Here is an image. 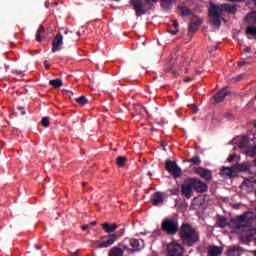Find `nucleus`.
<instances>
[{
  "instance_id": "1",
  "label": "nucleus",
  "mask_w": 256,
  "mask_h": 256,
  "mask_svg": "<svg viewBox=\"0 0 256 256\" xmlns=\"http://www.w3.org/2000/svg\"><path fill=\"white\" fill-rule=\"evenodd\" d=\"M223 12L230 13L231 15H235L237 13V5L235 4H221L215 5L210 4L209 7V17L211 19V23L215 29H219L221 27V15Z\"/></svg>"
},
{
  "instance_id": "2",
  "label": "nucleus",
  "mask_w": 256,
  "mask_h": 256,
  "mask_svg": "<svg viewBox=\"0 0 256 256\" xmlns=\"http://www.w3.org/2000/svg\"><path fill=\"white\" fill-rule=\"evenodd\" d=\"M178 235L183 245H186L187 247L197 245L201 239L199 231L189 223H183L181 225Z\"/></svg>"
},
{
  "instance_id": "3",
  "label": "nucleus",
  "mask_w": 256,
  "mask_h": 256,
  "mask_svg": "<svg viewBox=\"0 0 256 256\" xmlns=\"http://www.w3.org/2000/svg\"><path fill=\"white\" fill-rule=\"evenodd\" d=\"M157 3H159V0H144V2L143 0H130V4L136 13V17L146 15L147 11H151Z\"/></svg>"
},
{
  "instance_id": "4",
  "label": "nucleus",
  "mask_w": 256,
  "mask_h": 256,
  "mask_svg": "<svg viewBox=\"0 0 256 256\" xmlns=\"http://www.w3.org/2000/svg\"><path fill=\"white\" fill-rule=\"evenodd\" d=\"M181 228H179V219L176 217L173 218H165L161 223V230L166 235H177Z\"/></svg>"
},
{
  "instance_id": "5",
  "label": "nucleus",
  "mask_w": 256,
  "mask_h": 256,
  "mask_svg": "<svg viewBox=\"0 0 256 256\" xmlns=\"http://www.w3.org/2000/svg\"><path fill=\"white\" fill-rule=\"evenodd\" d=\"M230 227H233L236 231H245L252 227L251 222H249L247 215L238 216L236 219L230 221Z\"/></svg>"
},
{
  "instance_id": "6",
  "label": "nucleus",
  "mask_w": 256,
  "mask_h": 256,
  "mask_svg": "<svg viewBox=\"0 0 256 256\" xmlns=\"http://www.w3.org/2000/svg\"><path fill=\"white\" fill-rule=\"evenodd\" d=\"M246 21L248 26L246 28V35L256 39V12H251L247 14Z\"/></svg>"
},
{
  "instance_id": "7",
  "label": "nucleus",
  "mask_w": 256,
  "mask_h": 256,
  "mask_svg": "<svg viewBox=\"0 0 256 256\" xmlns=\"http://www.w3.org/2000/svg\"><path fill=\"white\" fill-rule=\"evenodd\" d=\"M242 233L243 234L240 236V243H243V245H249V243L255 239L256 229L253 227L244 228Z\"/></svg>"
},
{
  "instance_id": "8",
  "label": "nucleus",
  "mask_w": 256,
  "mask_h": 256,
  "mask_svg": "<svg viewBox=\"0 0 256 256\" xmlns=\"http://www.w3.org/2000/svg\"><path fill=\"white\" fill-rule=\"evenodd\" d=\"M165 169L168 173H171L174 179H179V177H181V168L177 165V162L166 160Z\"/></svg>"
},
{
  "instance_id": "9",
  "label": "nucleus",
  "mask_w": 256,
  "mask_h": 256,
  "mask_svg": "<svg viewBox=\"0 0 256 256\" xmlns=\"http://www.w3.org/2000/svg\"><path fill=\"white\" fill-rule=\"evenodd\" d=\"M184 252L185 249L183 248V245L177 242H172L167 246L168 256H183Z\"/></svg>"
},
{
  "instance_id": "10",
  "label": "nucleus",
  "mask_w": 256,
  "mask_h": 256,
  "mask_svg": "<svg viewBox=\"0 0 256 256\" xmlns=\"http://www.w3.org/2000/svg\"><path fill=\"white\" fill-rule=\"evenodd\" d=\"M192 189L196 191V193H206L208 191L209 186L207 183L197 179V178H190Z\"/></svg>"
},
{
  "instance_id": "11",
  "label": "nucleus",
  "mask_w": 256,
  "mask_h": 256,
  "mask_svg": "<svg viewBox=\"0 0 256 256\" xmlns=\"http://www.w3.org/2000/svg\"><path fill=\"white\" fill-rule=\"evenodd\" d=\"M118 237L116 234H110L106 236H101L100 241L101 243L98 245L100 249H105L107 247H111L115 241H117Z\"/></svg>"
},
{
  "instance_id": "12",
  "label": "nucleus",
  "mask_w": 256,
  "mask_h": 256,
  "mask_svg": "<svg viewBox=\"0 0 256 256\" xmlns=\"http://www.w3.org/2000/svg\"><path fill=\"white\" fill-rule=\"evenodd\" d=\"M203 20L201 18L195 16L191 19L190 24L188 26V35L189 37H193V33L197 31L201 27Z\"/></svg>"
},
{
  "instance_id": "13",
  "label": "nucleus",
  "mask_w": 256,
  "mask_h": 256,
  "mask_svg": "<svg viewBox=\"0 0 256 256\" xmlns=\"http://www.w3.org/2000/svg\"><path fill=\"white\" fill-rule=\"evenodd\" d=\"M181 194L186 199H191V195H193V184H191V178L184 181L181 187Z\"/></svg>"
},
{
  "instance_id": "14",
  "label": "nucleus",
  "mask_w": 256,
  "mask_h": 256,
  "mask_svg": "<svg viewBox=\"0 0 256 256\" xmlns=\"http://www.w3.org/2000/svg\"><path fill=\"white\" fill-rule=\"evenodd\" d=\"M196 175H199L201 179H204V181L209 182L211 179H213V172L207 168L198 167L195 169Z\"/></svg>"
},
{
  "instance_id": "15",
  "label": "nucleus",
  "mask_w": 256,
  "mask_h": 256,
  "mask_svg": "<svg viewBox=\"0 0 256 256\" xmlns=\"http://www.w3.org/2000/svg\"><path fill=\"white\" fill-rule=\"evenodd\" d=\"M229 95H231V91H229V88L224 87L213 96V101L214 103H223V101H225V97Z\"/></svg>"
},
{
  "instance_id": "16",
  "label": "nucleus",
  "mask_w": 256,
  "mask_h": 256,
  "mask_svg": "<svg viewBox=\"0 0 256 256\" xmlns=\"http://www.w3.org/2000/svg\"><path fill=\"white\" fill-rule=\"evenodd\" d=\"M220 175H222L223 177H229V179L237 177V170L235 168V164L232 167L223 166L220 170Z\"/></svg>"
},
{
  "instance_id": "17",
  "label": "nucleus",
  "mask_w": 256,
  "mask_h": 256,
  "mask_svg": "<svg viewBox=\"0 0 256 256\" xmlns=\"http://www.w3.org/2000/svg\"><path fill=\"white\" fill-rule=\"evenodd\" d=\"M62 45H63V34L58 33L52 41V53H57V51H61Z\"/></svg>"
},
{
  "instance_id": "18",
  "label": "nucleus",
  "mask_w": 256,
  "mask_h": 256,
  "mask_svg": "<svg viewBox=\"0 0 256 256\" xmlns=\"http://www.w3.org/2000/svg\"><path fill=\"white\" fill-rule=\"evenodd\" d=\"M178 9H179L182 17H189V15H191V13H192L191 9H189V7H187V5H185V3L178 5Z\"/></svg>"
},
{
  "instance_id": "19",
  "label": "nucleus",
  "mask_w": 256,
  "mask_h": 256,
  "mask_svg": "<svg viewBox=\"0 0 256 256\" xmlns=\"http://www.w3.org/2000/svg\"><path fill=\"white\" fill-rule=\"evenodd\" d=\"M129 245L130 247H132L130 251H141V249L143 248L139 243V240L135 238L129 240Z\"/></svg>"
},
{
  "instance_id": "20",
  "label": "nucleus",
  "mask_w": 256,
  "mask_h": 256,
  "mask_svg": "<svg viewBox=\"0 0 256 256\" xmlns=\"http://www.w3.org/2000/svg\"><path fill=\"white\" fill-rule=\"evenodd\" d=\"M241 251H243V249L239 246L230 247L227 250V256H241Z\"/></svg>"
},
{
  "instance_id": "21",
  "label": "nucleus",
  "mask_w": 256,
  "mask_h": 256,
  "mask_svg": "<svg viewBox=\"0 0 256 256\" xmlns=\"http://www.w3.org/2000/svg\"><path fill=\"white\" fill-rule=\"evenodd\" d=\"M177 0H160V5L165 11H169L173 7V3H176Z\"/></svg>"
},
{
  "instance_id": "22",
  "label": "nucleus",
  "mask_w": 256,
  "mask_h": 256,
  "mask_svg": "<svg viewBox=\"0 0 256 256\" xmlns=\"http://www.w3.org/2000/svg\"><path fill=\"white\" fill-rule=\"evenodd\" d=\"M216 225H217V227H220V229H225V227H227L231 224H229V222L227 221V218H225L223 216H219L216 220Z\"/></svg>"
},
{
  "instance_id": "23",
  "label": "nucleus",
  "mask_w": 256,
  "mask_h": 256,
  "mask_svg": "<svg viewBox=\"0 0 256 256\" xmlns=\"http://www.w3.org/2000/svg\"><path fill=\"white\" fill-rule=\"evenodd\" d=\"M222 253V249L219 246H210L208 248V255L209 256H219Z\"/></svg>"
},
{
  "instance_id": "24",
  "label": "nucleus",
  "mask_w": 256,
  "mask_h": 256,
  "mask_svg": "<svg viewBox=\"0 0 256 256\" xmlns=\"http://www.w3.org/2000/svg\"><path fill=\"white\" fill-rule=\"evenodd\" d=\"M234 167L236 169L237 175L241 173V171L247 172L250 169L249 164H245V163H242V164L236 163L234 164Z\"/></svg>"
},
{
  "instance_id": "25",
  "label": "nucleus",
  "mask_w": 256,
  "mask_h": 256,
  "mask_svg": "<svg viewBox=\"0 0 256 256\" xmlns=\"http://www.w3.org/2000/svg\"><path fill=\"white\" fill-rule=\"evenodd\" d=\"M117 227H119L117 224L110 225L107 222L102 224V229L105 231V233H113Z\"/></svg>"
},
{
  "instance_id": "26",
  "label": "nucleus",
  "mask_w": 256,
  "mask_h": 256,
  "mask_svg": "<svg viewBox=\"0 0 256 256\" xmlns=\"http://www.w3.org/2000/svg\"><path fill=\"white\" fill-rule=\"evenodd\" d=\"M124 250L119 247H112L108 252V256H123Z\"/></svg>"
},
{
  "instance_id": "27",
  "label": "nucleus",
  "mask_w": 256,
  "mask_h": 256,
  "mask_svg": "<svg viewBox=\"0 0 256 256\" xmlns=\"http://www.w3.org/2000/svg\"><path fill=\"white\" fill-rule=\"evenodd\" d=\"M153 205H159V203H163V194L161 192L154 193L152 197Z\"/></svg>"
},
{
  "instance_id": "28",
  "label": "nucleus",
  "mask_w": 256,
  "mask_h": 256,
  "mask_svg": "<svg viewBox=\"0 0 256 256\" xmlns=\"http://www.w3.org/2000/svg\"><path fill=\"white\" fill-rule=\"evenodd\" d=\"M43 33H45V26L40 25L36 32V41L38 43H41V41H43V39L41 38V35H43Z\"/></svg>"
},
{
  "instance_id": "29",
  "label": "nucleus",
  "mask_w": 256,
  "mask_h": 256,
  "mask_svg": "<svg viewBox=\"0 0 256 256\" xmlns=\"http://www.w3.org/2000/svg\"><path fill=\"white\" fill-rule=\"evenodd\" d=\"M50 85L52 87H55L56 89H59V87H63V80L57 78L49 81Z\"/></svg>"
},
{
  "instance_id": "30",
  "label": "nucleus",
  "mask_w": 256,
  "mask_h": 256,
  "mask_svg": "<svg viewBox=\"0 0 256 256\" xmlns=\"http://www.w3.org/2000/svg\"><path fill=\"white\" fill-rule=\"evenodd\" d=\"M240 149H247L249 147V140L247 138H241L238 142Z\"/></svg>"
},
{
  "instance_id": "31",
  "label": "nucleus",
  "mask_w": 256,
  "mask_h": 256,
  "mask_svg": "<svg viewBox=\"0 0 256 256\" xmlns=\"http://www.w3.org/2000/svg\"><path fill=\"white\" fill-rule=\"evenodd\" d=\"M184 163H193L194 165H201V157L194 156L191 159L184 160Z\"/></svg>"
},
{
  "instance_id": "32",
  "label": "nucleus",
  "mask_w": 256,
  "mask_h": 256,
  "mask_svg": "<svg viewBox=\"0 0 256 256\" xmlns=\"http://www.w3.org/2000/svg\"><path fill=\"white\" fill-rule=\"evenodd\" d=\"M125 163H127V157L118 156L116 158V165H118V167H125Z\"/></svg>"
},
{
  "instance_id": "33",
  "label": "nucleus",
  "mask_w": 256,
  "mask_h": 256,
  "mask_svg": "<svg viewBox=\"0 0 256 256\" xmlns=\"http://www.w3.org/2000/svg\"><path fill=\"white\" fill-rule=\"evenodd\" d=\"M245 153L249 157H255V155H256V147L255 146H252L250 148L247 147L246 150H245Z\"/></svg>"
},
{
  "instance_id": "34",
  "label": "nucleus",
  "mask_w": 256,
  "mask_h": 256,
  "mask_svg": "<svg viewBox=\"0 0 256 256\" xmlns=\"http://www.w3.org/2000/svg\"><path fill=\"white\" fill-rule=\"evenodd\" d=\"M76 102H78L79 105H87V103H89V100H87V97L85 96H80L76 98Z\"/></svg>"
},
{
  "instance_id": "35",
  "label": "nucleus",
  "mask_w": 256,
  "mask_h": 256,
  "mask_svg": "<svg viewBox=\"0 0 256 256\" xmlns=\"http://www.w3.org/2000/svg\"><path fill=\"white\" fill-rule=\"evenodd\" d=\"M41 123L43 125V127L47 128L49 127V125H51V122L49 121V118L47 117H43L41 120Z\"/></svg>"
},
{
  "instance_id": "36",
  "label": "nucleus",
  "mask_w": 256,
  "mask_h": 256,
  "mask_svg": "<svg viewBox=\"0 0 256 256\" xmlns=\"http://www.w3.org/2000/svg\"><path fill=\"white\" fill-rule=\"evenodd\" d=\"M172 26L174 27V29H179V22H177V20H173L172 21Z\"/></svg>"
},
{
  "instance_id": "37",
  "label": "nucleus",
  "mask_w": 256,
  "mask_h": 256,
  "mask_svg": "<svg viewBox=\"0 0 256 256\" xmlns=\"http://www.w3.org/2000/svg\"><path fill=\"white\" fill-rule=\"evenodd\" d=\"M170 193L172 195H177L179 193V188H174V189L170 190Z\"/></svg>"
},
{
  "instance_id": "38",
  "label": "nucleus",
  "mask_w": 256,
  "mask_h": 256,
  "mask_svg": "<svg viewBox=\"0 0 256 256\" xmlns=\"http://www.w3.org/2000/svg\"><path fill=\"white\" fill-rule=\"evenodd\" d=\"M235 159V155H230L228 158H227V161L228 163H232V161Z\"/></svg>"
},
{
  "instance_id": "39",
  "label": "nucleus",
  "mask_w": 256,
  "mask_h": 256,
  "mask_svg": "<svg viewBox=\"0 0 256 256\" xmlns=\"http://www.w3.org/2000/svg\"><path fill=\"white\" fill-rule=\"evenodd\" d=\"M169 33H171V35H177V33H179V29L170 30Z\"/></svg>"
},
{
  "instance_id": "40",
  "label": "nucleus",
  "mask_w": 256,
  "mask_h": 256,
  "mask_svg": "<svg viewBox=\"0 0 256 256\" xmlns=\"http://www.w3.org/2000/svg\"><path fill=\"white\" fill-rule=\"evenodd\" d=\"M234 81H241L243 79V75H238L237 77L233 78Z\"/></svg>"
},
{
  "instance_id": "41",
  "label": "nucleus",
  "mask_w": 256,
  "mask_h": 256,
  "mask_svg": "<svg viewBox=\"0 0 256 256\" xmlns=\"http://www.w3.org/2000/svg\"><path fill=\"white\" fill-rule=\"evenodd\" d=\"M44 67H46L47 69H49V67H51V64H49V61H47V60L44 61Z\"/></svg>"
},
{
  "instance_id": "42",
  "label": "nucleus",
  "mask_w": 256,
  "mask_h": 256,
  "mask_svg": "<svg viewBox=\"0 0 256 256\" xmlns=\"http://www.w3.org/2000/svg\"><path fill=\"white\" fill-rule=\"evenodd\" d=\"M35 249H37V251H40V249H43V246L42 245H39V244H35Z\"/></svg>"
},
{
  "instance_id": "43",
  "label": "nucleus",
  "mask_w": 256,
  "mask_h": 256,
  "mask_svg": "<svg viewBox=\"0 0 256 256\" xmlns=\"http://www.w3.org/2000/svg\"><path fill=\"white\" fill-rule=\"evenodd\" d=\"M88 229H89V225L84 224V225L82 226V231H87Z\"/></svg>"
},
{
  "instance_id": "44",
  "label": "nucleus",
  "mask_w": 256,
  "mask_h": 256,
  "mask_svg": "<svg viewBox=\"0 0 256 256\" xmlns=\"http://www.w3.org/2000/svg\"><path fill=\"white\" fill-rule=\"evenodd\" d=\"M228 1H231L232 3H242V1L244 0H228Z\"/></svg>"
},
{
  "instance_id": "45",
  "label": "nucleus",
  "mask_w": 256,
  "mask_h": 256,
  "mask_svg": "<svg viewBox=\"0 0 256 256\" xmlns=\"http://www.w3.org/2000/svg\"><path fill=\"white\" fill-rule=\"evenodd\" d=\"M18 109L21 111V112H20V115H25V114H26V112L23 110L22 107H19Z\"/></svg>"
},
{
  "instance_id": "46",
  "label": "nucleus",
  "mask_w": 256,
  "mask_h": 256,
  "mask_svg": "<svg viewBox=\"0 0 256 256\" xmlns=\"http://www.w3.org/2000/svg\"><path fill=\"white\" fill-rule=\"evenodd\" d=\"M189 81H192V79L189 78V77H187V78L184 79V83H189Z\"/></svg>"
},
{
  "instance_id": "47",
  "label": "nucleus",
  "mask_w": 256,
  "mask_h": 256,
  "mask_svg": "<svg viewBox=\"0 0 256 256\" xmlns=\"http://www.w3.org/2000/svg\"><path fill=\"white\" fill-rule=\"evenodd\" d=\"M246 53H251V47L245 48Z\"/></svg>"
},
{
  "instance_id": "48",
  "label": "nucleus",
  "mask_w": 256,
  "mask_h": 256,
  "mask_svg": "<svg viewBox=\"0 0 256 256\" xmlns=\"http://www.w3.org/2000/svg\"><path fill=\"white\" fill-rule=\"evenodd\" d=\"M238 65L239 67H243V65H245V62H239Z\"/></svg>"
},
{
  "instance_id": "49",
  "label": "nucleus",
  "mask_w": 256,
  "mask_h": 256,
  "mask_svg": "<svg viewBox=\"0 0 256 256\" xmlns=\"http://www.w3.org/2000/svg\"><path fill=\"white\" fill-rule=\"evenodd\" d=\"M90 225H93V226L97 225V221L90 222Z\"/></svg>"
},
{
  "instance_id": "50",
  "label": "nucleus",
  "mask_w": 256,
  "mask_h": 256,
  "mask_svg": "<svg viewBox=\"0 0 256 256\" xmlns=\"http://www.w3.org/2000/svg\"><path fill=\"white\" fill-rule=\"evenodd\" d=\"M197 111H199V109L197 108V106H194V113H197Z\"/></svg>"
},
{
  "instance_id": "51",
  "label": "nucleus",
  "mask_w": 256,
  "mask_h": 256,
  "mask_svg": "<svg viewBox=\"0 0 256 256\" xmlns=\"http://www.w3.org/2000/svg\"><path fill=\"white\" fill-rule=\"evenodd\" d=\"M252 255L256 256V250L251 251Z\"/></svg>"
},
{
  "instance_id": "52",
  "label": "nucleus",
  "mask_w": 256,
  "mask_h": 256,
  "mask_svg": "<svg viewBox=\"0 0 256 256\" xmlns=\"http://www.w3.org/2000/svg\"><path fill=\"white\" fill-rule=\"evenodd\" d=\"M251 105H253V101H250V102L248 103V106H249V107H251Z\"/></svg>"
},
{
  "instance_id": "53",
  "label": "nucleus",
  "mask_w": 256,
  "mask_h": 256,
  "mask_svg": "<svg viewBox=\"0 0 256 256\" xmlns=\"http://www.w3.org/2000/svg\"><path fill=\"white\" fill-rule=\"evenodd\" d=\"M78 37H81V32H77Z\"/></svg>"
},
{
  "instance_id": "54",
  "label": "nucleus",
  "mask_w": 256,
  "mask_h": 256,
  "mask_svg": "<svg viewBox=\"0 0 256 256\" xmlns=\"http://www.w3.org/2000/svg\"><path fill=\"white\" fill-rule=\"evenodd\" d=\"M86 185H87V182H84V183H83V187H85Z\"/></svg>"
},
{
  "instance_id": "55",
  "label": "nucleus",
  "mask_w": 256,
  "mask_h": 256,
  "mask_svg": "<svg viewBox=\"0 0 256 256\" xmlns=\"http://www.w3.org/2000/svg\"><path fill=\"white\" fill-rule=\"evenodd\" d=\"M254 165L256 166V159L254 160Z\"/></svg>"
},
{
  "instance_id": "56",
  "label": "nucleus",
  "mask_w": 256,
  "mask_h": 256,
  "mask_svg": "<svg viewBox=\"0 0 256 256\" xmlns=\"http://www.w3.org/2000/svg\"><path fill=\"white\" fill-rule=\"evenodd\" d=\"M67 33H69L68 31H65V35H67Z\"/></svg>"
},
{
  "instance_id": "57",
  "label": "nucleus",
  "mask_w": 256,
  "mask_h": 256,
  "mask_svg": "<svg viewBox=\"0 0 256 256\" xmlns=\"http://www.w3.org/2000/svg\"><path fill=\"white\" fill-rule=\"evenodd\" d=\"M125 229H122V233H124Z\"/></svg>"
},
{
  "instance_id": "58",
  "label": "nucleus",
  "mask_w": 256,
  "mask_h": 256,
  "mask_svg": "<svg viewBox=\"0 0 256 256\" xmlns=\"http://www.w3.org/2000/svg\"><path fill=\"white\" fill-rule=\"evenodd\" d=\"M162 145L165 146L164 142H162Z\"/></svg>"
},
{
  "instance_id": "59",
  "label": "nucleus",
  "mask_w": 256,
  "mask_h": 256,
  "mask_svg": "<svg viewBox=\"0 0 256 256\" xmlns=\"http://www.w3.org/2000/svg\"><path fill=\"white\" fill-rule=\"evenodd\" d=\"M162 145L165 146L164 142H162Z\"/></svg>"
},
{
  "instance_id": "60",
  "label": "nucleus",
  "mask_w": 256,
  "mask_h": 256,
  "mask_svg": "<svg viewBox=\"0 0 256 256\" xmlns=\"http://www.w3.org/2000/svg\"><path fill=\"white\" fill-rule=\"evenodd\" d=\"M254 99H256V95L254 96Z\"/></svg>"
},
{
  "instance_id": "61",
  "label": "nucleus",
  "mask_w": 256,
  "mask_h": 256,
  "mask_svg": "<svg viewBox=\"0 0 256 256\" xmlns=\"http://www.w3.org/2000/svg\"><path fill=\"white\" fill-rule=\"evenodd\" d=\"M114 1H119V0H114Z\"/></svg>"
}]
</instances>
